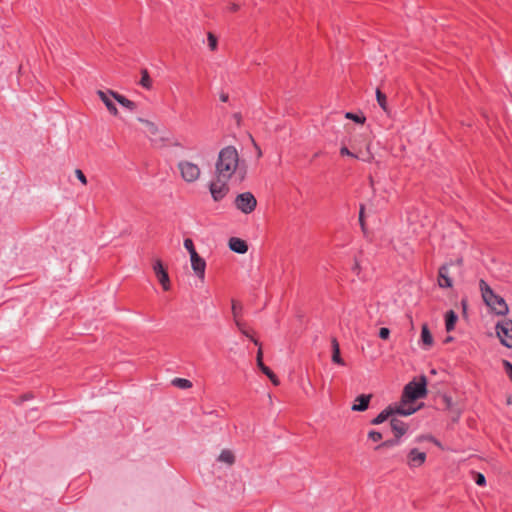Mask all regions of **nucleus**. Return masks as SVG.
Instances as JSON below:
<instances>
[{
  "mask_svg": "<svg viewBox=\"0 0 512 512\" xmlns=\"http://www.w3.org/2000/svg\"><path fill=\"white\" fill-rule=\"evenodd\" d=\"M507 404H508V405H511V404H512V399H511V397H509V398L507 399Z\"/></svg>",
  "mask_w": 512,
  "mask_h": 512,
  "instance_id": "49",
  "label": "nucleus"
},
{
  "mask_svg": "<svg viewBox=\"0 0 512 512\" xmlns=\"http://www.w3.org/2000/svg\"><path fill=\"white\" fill-rule=\"evenodd\" d=\"M402 439L401 438H397L393 435V438L391 439H387L383 442H381L380 444H378L376 447H375V450L376 451H379L383 448H391V447H394V446H398L400 445Z\"/></svg>",
  "mask_w": 512,
  "mask_h": 512,
  "instance_id": "24",
  "label": "nucleus"
},
{
  "mask_svg": "<svg viewBox=\"0 0 512 512\" xmlns=\"http://www.w3.org/2000/svg\"><path fill=\"white\" fill-rule=\"evenodd\" d=\"M372 394H361L356 397L354 404L352 405V411L364 412L369 408Z\"/></svg>",
  "mask_w": 512,
  "mask_h": 512,
  "instance_id": "13",
  "label": "nucleus"
},
{
  "mask_svg": "<svg viewBox=\"0 0 512 512\" xmlns=\"http://www.w3.org/2000/svg\"><path fill=\"white\" fill-rule=\"evenodd\" d=\"M34 398V395L33 393L31 392H28V393H24L22 394L18 400L15 402L16 404H22L23 402L27 401V400H31Z\"/></svg>",
  "mask_w": 512,
  "mask_h": 512,
  "instance_id": "38",
  "label": "nucleus"
},
{
  "mask_svg": "<svg viewBox=\"0 0 512 512\" xmlns=\"http://www.w3.org/2000/svg\"><path fill=\"white\" fill-rule=\"evenodd\" d=\"M360 158H358L359 160H362L364 162H371L374 158L373 154L370 152L369 150V146L367 147V151L364 155L362 156H359Z\"/></svg>",
  "mask_w": 512,
  "mask_h": 512,
  "instance_id": "40",
  "label": "nucleus"
},
{
  "mask_svg": "<svg viewBox=\"0 0 512 512\" xmlns=\"http://www.w3.org/2000/svg\"><path fill=\"white\" fill-rule=\"evenodd\" d=\"M181 177L188 183L195 182L200 176V168L197 164L190 161H180L178 163Z\"/></svg>",
  "mask_w": 512,
  "mask_h": 512,
  "instance_id": "6",
  "label": "nucleus"
},
{
  "mask_svg": "<svg viewBox=\"0 0 512 512\" xmlns=\"http://www.w3.org/2000/svg\"><path fill=\"white\" fill-rule=\"evenodd\" d=\"M427 393V378L422 375L419 381L413 380L405 385L401 395V403H413L418 399L426 397Z\"/></svg>",
  "mask_w": 512,
  "mask_h": 512,
  "instance_id": "3",
  "label": "nucleus"
},
{
  "mask_svg": "<svg viewBox=\"0 0 512 512\" xmlns=\"http://www.w3.org/2000/svg\"><path fill=\"white\" fill-rule=\"evenodd\" d=\"M441 405L444 410H448L453 413L452 420L457 421L460 416V412L455 410V404L450 396L444 394L440 397Z\"/></svg>",
  "mask_w": 512,
  "mask_h": 512,
  "instance_id": "16",
  "label": "nucleus"
},
{
  "mask_svg": "<svg viewBox=\"0 0 512 512\" xmlns=\"http://www.w3.org/2000/svg\"><path fill=\"white\" fill-rule=\"evenodd\" d=\"M340 154L342 156H350V157H353V158H360L359 155L351 152L346 146H342L340 148Z\"/></svg>",
  "mask_w": 512,
  "mask_h": 512,
  "instance_id": "39",
  "label": "nucleus"
},
{
  "mask_svg": "<svg viewBox=\"0 0 512 512\" xmlns=\"http://www.w3.org/2000/svg\"><path fill=\"white\" fill-rule=\"evenodd\" d=\"M417 410H418V408L411 407V406L408 408H405L403 406V403L399 404V405H397V404L392 405L393 417H395L396 415L409 416V415L414 414Z\"/></svg>",
  "mask_w": 512,
  "mask_h": 512,
  "instance_id": "23",
  "label": "nucleus"
},
{
  "mask_svg": "<svg viewBox=\"0 0 512 512\" xmlns=\"http://www.w3.org/2000/svg\"><path fill=\"white\" fill-rule=\"evenodd\" d=\"M108 93L110 94V96H112L121 106L133 111L136 109V103L129 100L128 98H126L125 96L117 93V92H114L112 90H108Z\"/></svg>",
  "mask_w": 512,
  "mask_h": 512,
  "instance_id": "19",
  "label": "nucleus"
},
{
  "mask_svg": "<svg viewBox=\"0 0 512 512\" xmlns=\"http://www.w3.org/2000/svg\"><path fill=\"white\" fill-rule=\"evenodd\" d=\"M448 266V264H444L438 270V284L441 288H451L453 285V281L449 277Z\"/></svg>",
  "mask_w": 512,
  "mask_h": 512,
  "instance_id": "14",
  "label": "nucleus"
},
{
  "mask_svg": "<svg viewBox=\"0 0 512 512\" xmlns=\"http://www.w3.org/2000/svg\"><path fill=\"white\" fill-rule=\"evenodd\" d=\"M235 324H236V326L238 327V329L240 330V332H241L243 335H245L246 337L250 338L256 346L261 347V343L259 342V340H258V339L253 338V337L249 334V331H248V329H247V325H246V323L242 322L241 320H237V321H235Z\"/></svg>",
  "mask_w": 512,
  "mask_h": 512,
  "instance_id": "25",
  "label": "nucleus"
},
{
  "mask_svg": "<svg viewBox=\"0 0 512 512\" xmlns=\"http://www.w3.org/2000/svg\"><path fill=\"white\" fill-rule=\"evenodd\" d=\"M172 384L181 389H188L192 387V382L185 378H175L172 380Z\"/></svg>",
  "mask_w": 512,
  "mask_h": 512,
  "instance_id": "29",
  "label": "nucleus"
},
{
  "mask_svg": "<svg viewBox=\"0 0 512 512\" xmlns=\"http://www.w3.org/2000/svg\"><path fill=\"white\" fill-rule=\"evenodd\" d=\"M191 266L195 275L203 281L205 278L206 261L199 254L190 257Z\"/></svg>",
  "mask_w": 512,
  "mask_h": 512,
  "instance_id": "11",
  "label": "nucleus"
},
{
  "mask_svg": "<svg viewBox=\"0 0 512 512\" xmlns=\"http://www.w3.org/2000/svg\"><path fill=\"white\" fill-rule=\"evenodd\" d=\"M383 438V435L381 432L376 430H371L368 432V439L372 440L373 442H379Z\"/></svg>",
  "mask_w": 512,
  "mask_h": 512,
  "instance_id": "34",
  "label": "nucleus"
},
{
  "mask_svg": "<svg viewBox=\"0 0 512 512\" xmlns=\"http://www.w3.org/2000/svg\"><path fill=\"white\" fill-rule=\"evenodd\" d=\"M228 9L230 12H237L239 10V5L236 3H232L230 4Z\"/></svg>",
  "mask_w": 512,
  "mask_h": 512,
  "instance_id": "46",
  "label": "nucleus"
},
{
  "mask_svg": "<svg viewBox=\"0 0 512 512\" xmlns=\"http://www.w3.org/2000/svg\"><path fill=\"white\" fill-rule=\"evenodd\" d=\"M331 347H332V362L341 366H345L346 363L344 359L341 357L340 345L336 337H332L331 339Z\"/></svg>",
  "mask_w": 512,
  "mask_h": 512,
  "instance_id": "18",
  "label": "nucleus"
},
{
  "mask_svg": "<svg viewBox=\"0 0 512 512\" xmlns=\"http://www.w3.org/2000/svg\"><path fill=\"white\" fill-rule=\"evenodd\" d=\"M475 483L479 486H485L486 485V478L483 474L477 473L475 477Z\"/></svg>",
  "mask_w": 512,
  "mask_h": 512,
  "instance_id": "42",
  "label": "nucleus"
},
{
  "mask_svg": "<svg viewBox=\"0 0 512 512\" xmlns=\"http://www.w3.org/2000/svg\"><path fill=\"white\" fill-rule=\"evenodd\" d=\"M256 361H257V366L261 370V372L263 374H265L274 385H276V386L279 385L280 381H279L278 377L276 376V374L268 366H266L263 362V351H262L261 347L258 348L257 355H256Z\"/></svg>",
  "mask_w": 512,
  "mask_h": 512,
  "instance_id": "10",
  "label": "nucleus"
},
{
  "mask_svg": "<svg viewBox=\"0 0 512 512\" xmlns=\"http://www.w3.org/2000/svg\"><path fill=\"white\" fill-rule=\"evenodd\" d=\"M479 288L484 303L499 316H505L509 312V307L503 297L494 293L488 283L481 279L479 281Z\"/></svg>",
  "mask_w": 512,
  "mask_h": 512,
  "instance_id": "2",
  "label": "nucleus"
},
{
  "mask_svg": "<svg viewBox=\"0 0 512 512\" xmlns=\"http://www.w3.org/2000/svg\"><path fill=\"white\" fill-rule=\"evenodd\" d=\"M453 339H454V338H453L452 336H447V337L445 338V340H444V343H449V342L453 341Z\"/></svg>",
  "mask_w": 512,
  "mask_h": 512,
  "instance_id": "47",
  "label": "nucleus"
},
{
  "mask_svg": "<svg viewBox=\"0 0 512 512\" xmlns=\"http://www.w3.org/2000/svg\"><path fill=\"white\" fill-rule=\"evenodd\" d=\"M462 304H463V308H464V310H465V309H466V302L463 300V301H462Z\"/></svg>",
  "mask_w": 512,
  "mask_h": 512,
  "instance_id": "50",
  "label": "nucleus"
},
{
  "mask_svg": "<svg viewBox=\"0 0 512 512\" xmlns=\"http://www.w3.org/2000/svg\"><path fill=\"white\" fill-rule=\"evenodd\" d=\"M97 95L102 100V102L105 104L107 110L113 116H117L118 115V109H117L116 105L114 104V102L112 101V99L109 97L110 94L108 93V91L104 92L102 90H98L97 91Z\"/></svg>",
  "mask_w": 512,
  "mask_h": 512,
  "instance_id": "17",
  "label": "nucleus"
},
{
  "mask_svg": "<svg viewBox=\"0 0 512 512\" xmlns=\"http://www.w3.org/2000/svg\"><path fill=\"white\" fill-rule=\"evenodd\" d=\"M217 42V37L212 33H208V45L212 51L217 48Z\"/></svg>",
  "mask_w": 512,
  "mask_h": 512,
  "instance_id": "35",
  "label": "nucleus"
},
{
  "mask_svg": "<svg viewBox=\"0 0 512 512\" xmlns=\"http://www.w3.org/2000/svg\"><path fill=\"white\" fill-rule=\"evenodd\" d=\"M246 173V166L240 164L239 154L234 146H226L220 150L215 164L217 180H230L235 176L239 182H242Z\"/></svg>",
  "mask_w": 512,
  "mask_h": 512,
  "instance_id": "1",
  "label": "nucleus"
},
{
  "mask_svg": "<svg viewBox=\"0 0 512 512\" xmlns=\"http://www.w3.org/2000/svg\"><path fill=\"white\" fill-rule=\"evenodd\" d=\"M503 367H504V370L506 372V374L508 375V377L510 378V380L512 381V363L508 360H503Z\"/></svg>",
  "mask_w": 512,
  "mask_h": 512,
  "instance_id": "36",
  "label": "nucleus"
},
{
  "mask_svg": "<svg viewBox=\"0 0 512 512\" xmlns=\"http://www.w3.org/2000/svg\"><path fill=\"white\" fill-rule=\"evenodd\" d=\"M155 275L162 285L163 290L168 291L170 289V279L167 270L164 268L161 260H156L153 265Z\"/></svg>",
  "mask_w": 512,
  "mask_h": 512,
  "instance_id": "9",
  "label": "nucleus"
},
{
  "mask_svg": "<svg viewBox=\"0 0 512 512\" xmlns=\"http://www.w3.org/2000/svg\"><path fill=\"white\" fill-rule=\"evenodd\" d=\"M231 251L238 254H245L248 251V244L245 240L238 237H231L228 242Z\"/></svg>",
  "mask_w": 512,
  "mask_h": 512,
  "instance_id": "15",
  "label": "nucleus"
},
{
  "mask_svg": "<svg viewBox=\"0 0 512 512\" xmlns=\"http://www.w3.org/2000/svg\"><path fill=\"white\" fill-rule=\"evenodd\" d=\"M376 100L384 111H388L387 96L379 88L376 89Z\"/></svg>",
  "mask_w": 512,
  "mask_h": 512,
  "instance_id": "28",
  "label": "nucleus"
},
{
  "mask_svg": "<svg viewBox=\"0 0 512 512\" xmlns=\"http://www.w3.org/2000/svg\"><path fill=\"white\" fill-rule=\"evenodd\" d=\"M378 336H379V338H380V339H382V340H387V339L389 338V336H390V330H389V328H387V327H381V328L379 329Z\"/></svg>",
  "mask_w": 512,
  "mask_h": 512,
  "instance_id": "37",
  "label": "nucleus"
},
{
  "mask_svg": "<svg viewBox=\"0 0 512 512\" xmlns=\"http://www.w3.org/2000/svg\"><path fill=\"white\" fill-rule=\"evenodd\" d=\"M360 263L357 260V258L354 259V265L352 267V271L355 272L357 275L360 273Z\"/></svg>",
  "mask_w": 512,
  "mask_h": 512,
  "instance_id": "43",
  "label": "nucleus"
},
{
  "mask_svg": "<svg viewBox=\"0 0 512 512\" xmlns=\"http://www.w3.org/2000/svg\"><path fill=\"white\" fill-rule=\"evenodd\" d=\"M242 310H243V305L236 300H232V314L234 317V321L240 320L239 316L241 315Z\"/></svg>",
  "mask_w": 512,
  "mask_h": 512,
  "instance_id": "31",
  "label": "nucleus"
},
{
  "mask_svg": "<svg viewBox=\"0 0 512 512\" xmlns=\"http://www.w3.org/2000/svg\"><path fill=\"white\" fill-rule=\"evenodd\" d=\"M253 143H254L255 147L258 149V155L261 156L262 153H261L260 148L257 146V144L254 141H253Z\"/></svg>",
  "mask_w": 512,
  "mask_h": 512,
  "instance_id": "48",
  "label": "nucleus"
},
{
  "mask_svg": "<svg viewBox=\"0 0 512 512\" xmlns=\"http://www.w3.org/2000/svg\"><path fill=\"white\" fill-rule=\"evenodd\" d=\"M364 211H365V206L363 204H361L360 210H359V224L361 226L362 231L366 232V222H365Z\"/></svg>",
  "mask_w": 512,
  "mask_h": 512,
  "instance_id": "33",
  "label": "nucleus"
},
{
  "mask_svg": "<svg viewBox=\"0 0 512 512\" xmlns=\"http://www.w3.org/2000/svg\"><path fill=\"white\" fill-rule=\"evenodd\" d=\"M495 330L500 343L506 348H512V320L498 322Z\"/></svg>",
  "mask_w": 512,
  "mask_h": 512,
  "instance_id": "5",
  "label": "nucleus"
},
{
  "mask_svg": "<svg viewBox=\"0 0 512 512\" xmlns=\"http://www.w3.org/2000/svg\"><path fill=\"white\" fill-rule=\"evenodd\" d=\"M234 205L242 213L250 214L255 210L257 200L251 192H243L236 196Z\"/></svg>",
  "mask_w": 512,
  "mask_h": 512,
  "instance_id": "4",
  "label": "nucleus"
},
{
  "mask_svg": "<svg viewBox=\"0 0 512 512\" xmlns=\"http://www.w3.org/2000/svg\"><path fill=\"white\" fill-rule=\"evenodd\" d=\"M228 179L212 181L209 184L211 196L215 202H219L229 193Z\"/></svg>",
  "mask_w": 512,
  "mask_h": 512,
  "instance_id": "7",
  "label": "nucleus"
},
{
  "mask_svg": "<svg viewBox=\"0 0 512 512\" xmlns=\"http://www.w3.org/2000/svg\"><path fill=\"white\" fill-rule=\"evenodd\" d=\"M393 417L392 405H388L384 410H382L375 418H373L370 423L372 425H379L385 422L388 419Z\"/></svg>",
  "mask_w": 512,
  "mask_h": 512,
  "instance_id": "20",
  "label": "nucleus"
},
{
  "mask_svg": "<svg viewBox=\"0 0 512 512\" xmlns=\"http://www.w3.org/2000/svg\"><path fill=\"white\" fill-rule=\"evenodd\" d=\"M429 441H431L432 443H434L436 446L442 448V444L439 440H437L435 437L433 436H429L428 437Z\"/></svg>",
  "mask_w": 512,
  "mask_h": 512,
  "instance_id": "45",
  "label": "nucleus"
},
{
  "mask_svg": "<svg viewBox=\"0 0 512 512\" xmlns=\"http://www.w3.org/2000/svg\"><path fill=\"white\" fill-rule=\"evenodd\" d=\"M458 320V315L454 310H449L445 313V329L447 332H451L455 329Z\"/></svg>",
  "mask_w": 512,
  "mask_h": 512,
  "instance_id": "21",
  "label": "nucleus"
},
{
  "mask_svg": "<svg viewBox=\"0 0 512 512\" xmlns=\"http://www.w3.org/2000/svg\"><path fill=\"white\" fill-rule=\"evenodd\" d=\"M421 343L425 348H430L433 345V336L426 323L421 327Z\"/></svg>",
  "mask_w": 512,
  "mask_h": 512,
  "instance_id": "22",
  "label": "nucleus"
},
{
  "mask_svg": "<svg viewBox=\"0 0 512 512\" xmlns=\"http://www.w3.org/2000/svg\"><path fill=\"white\" fill-rule=\"evenodd\" d=\"M184 247L189 252L190 257L193 256V254H198L191 238L184 239Z\"/></svg>",
  "mask_w": 512,
  "mask_h": 512,
  "instance_id": "32",
  "label": "nucleus"
},
{
  "mask_svg": "<svg viewBox=\"0 0 512 512\" xmlns=\"http://www.w3.org/2000/svg\"><path fill=\"white\" fill-rule=\"evenodd\" d=\"M390 427L393 435L401 439L409 430V425L396 417L390 419Z\"/></svg>",
  "mask_w": 512,
  "mask_h": 512,
  "instance_id": "12",
  "label": "nucleus"
},
{
  "mask_svg": "<svg viewBox=\"0 0 512 512\" xmlns=\"http://www.w3.org/2000/svg\"><path fill=\"white\" fill-rule=\"evenodd\" d=\"M426 458V452H422L418 448H412L407 453L406 464L411 469L419 468L425 463Z\"/></svg>",
  "mask_w": 512,
  "mask_h": 512,
  "instance_id": "8",
  "label": "nucleus"
},
{
  "mask_svg": "<svg viewBox=\"0 0 512 512\" xmlns=\"http://www.w3.org/2000/svg\"><path fill=\"white\" fill-rule=\"evenodd\" d=\"M219 98L222 102H227L229 100V95L228 93H225V92H221L219 94Z\"/></svg>",
  "mask_w": 512,
  "mask_h": 512,
  "instance_id": "44",
  "label": "nucleus"
},
{
  "mask_svg": "<svg viewBox=\"0 0 512 512\" xmlns=\"http://www.w3.org/2000/svg\"><path fill=\"white\" fill-rule=\"evenodd\" d=\"M345 118L346 119H349V120H352L354 121L355 123H358V124H363L366 120V117L360 113V114H356V113H353V112H347L345 114Z\"/></svg>",
  "mask_w": 512,
  "mask_h": 512,
  "instance_id": "30",
  "label": "nucleus"
},
{
  "mask_svg": "<svg viewBox=\"0 0 512 512\" xmlns=\"http://www.w3.org/2000/svg\"><path fill=\"white\" fill-rule=\"evenodd\" d=\"M75 175H76L77 179H78L82 184H84V185H86V184H87V178H86V176H85V174L83 173V171H82V170H80V169H76V170H75Z\"/></svg>",
  "mask_w": 512,
  "mask_h": 512,
  "instance_id": "41",
  "label": "nucleus"
},
{
  "mask_svg": "<svg viewBox=\"0 0 512 512\" xmlns=\"http://www.w3.org/2000/svg\"><path fill=\"white\" fill-rule=\"evenodd\" d=\"M139 84L143 88L148 89V90L152 88V79H151L147 69L141 70V79L139 81Z\"/></svg>",
  "mask_w": 512,
  "mask_h": 512,
  "instance_id": "27",
  "label": "nucleus"
},
{
  "mask_svg": "<svg viewBox=\"0 0 512 512\" xmlns=\"http://www.w3.org/2000/svg\"><path fill=\"white\" fill-rule=\"evenodd\" d=\"M218 461L224 462L228 465H232L235 462V456L232 453V451H230L228 449H224L221 451V453L218 457Z\"/></svg>",
  "mask_w": 512,
  "mask_h": 512,
  "instance_id": "26",
  "label": "nucleus"
},
{
  "mask_svg": "<svg viewBox=\"0 0 512 512\" xmlns=\"http://www.w3.org/2000/svg\"><path fill=\"white\" fill-rule=\"evenodd\" d=\"M235 118H236V119H240V118H241V116H240L239 114H235Z\"/></svg>",
  "mask_w": 512,
  "mask_h": 512,
  "instance_id": "51",
  "label": "nucleus"
}]
</instances>
